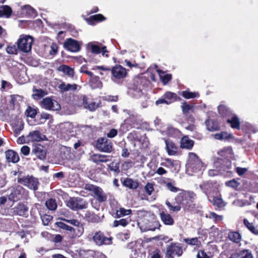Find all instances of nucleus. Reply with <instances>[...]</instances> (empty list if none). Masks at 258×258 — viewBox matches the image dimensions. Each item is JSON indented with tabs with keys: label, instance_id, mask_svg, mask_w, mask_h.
<instances>
[{
	"label": "nucleus",
	"instance_id": "obj_63",
	"mask_svg": "<svg viewBox=\"0 0 258 258\" xmlns=\"http://www.w3.org/2000/svg\"><path fill=\"white\" fill-rule=\"evenodd\" d=\"M226 185L229 187H231L233 188H236L239 186V183L238 182H237L236 180L233 179V180L227 181L226 182Z\"/></svg>",
	"mask_w": 258,
	"mask_h": 258
},
{
	"label": "nucleus",
	"instance_id": "obj_40",
	"mask_svg": "<svg viewBox=\"0 0 258 258\" xmlns=\"http://www.w3.org/2000/svg\"><path fill=\"white\" fill-rule=\"evenodd\" d=\"M140 116L138 114H131L127 119V121L132 123V127H135L141 121Z\"/></svg>",
	"mask_w": 258,
	"mask_h": 258
},
{
	"label": "nucleus",
	"instance_id": "obj_4",
	"mask_svg": "<svg viewBox=\"0 0 258 258\" xmlns=\"http://www.w3.org/2000/svg\"><path fill=\"white\" fill-rule=\"evenodd\" d=\"M33 42L32 37L29 35L22 36L17 41L18 48L22 52H28L31 50Z\"/></svg>",
	"mask_w": 258,
	"mask_h": 258
},
{
	"label": "nucleus",
	"instance_id": "obj_27",
	"mask_svg": "<svg viewBox=\"0 0 258 258\" xmlns=\"http://www.w3.org/2000/svg\"><path fill=\"white\" fill-rule=\"evenodd\" d=\"M166 144V150L169 155H174L177 152V147L175 144L170 140H164Z\"/></svg>",
	"mask_w": 258,
	"mask_h": 258
},
{
	"label": "nucleus",
	"instance_id": "obj_51",
	"mask_svg": "<svg viewBox=\"0 0 258 258\" xmlns=\"http://www.w3.org/2000/svg\"><path fill=\"white\" fill-rule=\"evenodd\" d=\"M212 203L214 206H216L218 208H222L225 206V204L223 200L218 197H214L213 198Z\"/></svg>",
	"mask_w": 258,
	"mask_h": 258
},
{
	"label": "nucleus",
	"instance_id": "obj_8",
	"mask_svg": "<svg viewBox=\"0 0 258 258\" xmlns=\"http://www.w3.org/2000/svg\"><path fill=\"white\" fill-rule=\"evenodd\" d=\"M96 148L100 152L110 153L113 149L111 140L105 138H100L96 142Z\"/></svg>",
	"mask_w": 258,
	"mask_h": 258
},
{
	"label": "nucleus",
	"instance_id": "obj_60",
	"mask_svg": "<svg viewBox=\"0 0 258 258\" xmlns=\"http://www.w3.org/2000/svg\"><path fill=\"white\" fill-rule=\"evenodd\" d=\"M41 218L44 225H48L49 222L52 220L53 218L51 216L48 215H44L41 216Z\"/></svg>",
	"mask_w": 258,
	"mask_h": 258
},
{
	"label": "nucleus",
	"instance_id": "obj_43",
	"mask_svg": "<svg viewBox=\"0 0 258 258\" xmlns=\"http://www.w3.org/2000/svg\"><path fill=\"white\" fill-rule=\"evenodd\" d=\"M219 113L222 116H229L231 114L230 109L225 105H220L218 107Z\"/></svg>",
	"mask_w": 258,
	"mask_h": 258
},
{
	"label": "nucleus",
	"instance_id": "obj_20",
	"mask_svg": "<svg viewBox=\"0 0 258 258\" xmlns=\"http://www.w3.org/2000/svg\"><path fill=\"white\" fill-rule=\"evenodd\" d=\"M13 213L15 215L24 216L28 211V207L23 203H19L13 209Z\"/></svg>",
	"mask_w": 258,
	"mask_h": 258
},
{
	"label": "nucleus",
	"instance_id": "obj_10",
	"mask_svg": "<svg viewBox=\"0 0 258 258\" xmlns=\"http://www.w3.org/2000/svg\"><path fill=\"white\" fill-rule=\"evenodd\" d=\"M183 250L180 244L172 243L166 248L165 256L166 258H174L175 256H180Z\"/></svg>",
	"mask_w": 258,
	"mask_h": 258
},
{
	"label": "nucleus",
	"instance_id": "obj_17",
	"mask_svg": "<svg viewBox=\"0 0 258 258\" xmlns=\"http://www.w3.org/2000/svg\"><path fill=\"white\" fill-rule=\"evenodd\" d=\"M81 43L72 38H69L64 42V47L72 52H78L81 49Z\"/></svg>",
	"mask_w": 258,
	"mask_h": 258
},
{
	"label": "nucleus",
	"instance_id": "obj_22",
	"mask_svg": "<svg viewBox=\"0 0 258 258\" xmlns=\"http://www.w3.org/2000/svg\"><path fill=\"white\" fill-rule=\"evenodd\" d=\"M84 219L88 222L98 223L101 222L100 217L94 212L90 211H86L84 215Z\"/></svg>",
	"mask_w": 258,
	"mask_h": 258
},
{
	"label": "nucleus",
	"instance_id": "obj_1",
	"mask_svg": "<svg viewBox=\"0 0 258 258\" xmlns=\"http://www.w3.org/2000/svg\"><path fill=\"white\" fill-rule=\"evenodd\" d=\"M138 224L142 232L155 231L161 226L154 214L145 210H139L137 212Z\"/></svg>",
	"mask_w": 258,
	"mask_h": 258
},
{
	"label": "nucleus",
	"instance_id": "obj_19",
	"mask_svg": "<svg viewBox=\"0 0 258 258\" xmlns=\"http://www.w3.org/2000/svg\"><path fill=\"white\" fill-rule=\"evenodd\" d=\"M215 166L220 171H227L231 168L232 164L231 161L227 159H218L215 163Z\"/></svg>",
	"mask_w": 258,
	"mask_h": 258
},
{
	"label": "nucleus",
	"instance_id": "obj_16",
	"mask_svg": "<svg viewBox=\"0 0 258 258\" xmlns=\"http://www.w3.org/2000/svg\"><path fill=\"white\" fill-rule=\"evenodd\" d=\"M94 242L98 245L110 244L111 243L112 238L105 237L100 231L96 232L93 237Z\"/></svg>",
	"mask_w": 258,
	"mask_h": 258
},
{
	"label": "nucleus",
	"instance_id": "obj_54",
	"mask_svg": "<svg viewBox=\"0 0 258 258\" xmlns=\"http://www.w3.org/2000/svg\"><path fill=\"white\" fill-rule=\"evenodd\" d=\"M182 97L186 99L195 98L199 96L198 93H192L187 91H183L181 94Z\"/></svg>",
	"mask_w": 258,
	"mask_h": 258
},
{
	"label": "nucleus",
	"instance_id": "obj_33",
	"mask_svg": "<svg viewBox=\"0 0 258 258\" xmlns=\"http://www.w3.org/2000/svg\"><path fill=\"white\" fill-rule=\"evenodd\" d=\"M160 217L164 224L172 225L174 224V220L169 214L162 212L160 213Z\"/></svg>",
	"mask_w": 258,
	"mask_h": 258
},
{
	"label": "nucleus",
	"instance_id": "obj_11",
	"mask_svg": "<svg viewBox=\"0 0 258 258\" xmlns=\"http://www.w3.org/2000/svg\"><path fill=\"white\" fill-rule=\"evenodd\" d=\"M87 202L83 199L77 197L71 198L67 203V206L73 210L87 208Z\"/></svg>",
	"mask_w": 258,
	"mask_h": 258
},
{
	"label": "nucleus",
	"instance_id": "obj_32",
	"mask_svg": "<svg viewBox=\"0 0 258 258\" xmlns=\"http://www.w3.org/2000/svg\"><path fill=\"white\" fill-rule=\"evenodd\" d=\"M176 202H173L172 204L170 203L169 201H166L165 202V204L168 207V209L170 211L173 212H178L181 209V204L180 201L181 200H176Z\"/></svg>",
	"mask_w": 258,
	"mask_h": 258
},
{
	"label": "nucleus",
	"instance_id": "obj_44",
	"mask_svg": "<svg viewBox=\"0 0 258 258\" xmlns=\"http://www.w3.org/2000/svg\"><path fill=\"white\" fill-rule=\"evenodd\" d=\"M160 79L163 83L165 85L171 79V75L166 74L164 72L161 70H157Z\"/></svg>",
	"mask_w": 258,
	"mask_h": 258
},
{
	"label": "nucleus",
	"instance_id": "obj_31",
	"mask_svg": "<svg viewBox=\"0 0 258 258\" xmlns=\"http://www.w3.org/2000/svg\"><path fill=\"white\" fill-rule=\"evenodd\" d=\"M230 258H253V257L250 250L244 249L237 253L232 254Z\"/></svg>",
	"mask_w": 258,
	"mask_h": 258
},
{
	"label": "nucleus",
	"instance_id": "obj_12",
	"mask_svg": "<svg viewBox=\"0 0 258 258\" xmlns=\"http://www.w3.org/2000/svg\"><path fill=\"white\" fill-rule=\"evenodd\" d=\"M41 106L43 108L49 110L57 111L61 108L58 102L50 97L43 98L41 102Z\"/></svg>",
	"mask_w": 258,
	"mask_h": 258
},
{
	"label": "nucleus",
	"instance_id": "obj_48",
	"mask_svg": "<svg viewBox=\"0 0 258 258\" xmlns=\"http://www.w3.org/2000/svg\"><path fill=\"white\" fill-rule=\"evenodd\" d=\"M183 241L186 244L191 246H199L201 243V241L199 240L198 237L184 238Z\"/></svg>",
	"mask_w": 258,
	"mask_h": 258
},
{
	"label": "nucleus",
	"instance_id": "obj_59",
	"mask_svg": "<svg viewBox=\"0 0 258 258\" xmlns=\"http://www.w3.org/2000/svg\"><path fill=\"white\" fill-rule=\"evenodd\" d=\"M144 189L146 193L149 196H150L154 190V185L152 183L148 182L145 185Z\"/></svg>",
	"mask_w": 258,
	"mask_h": 258
},
{
	"label": "nucleus",
	"instance_id": "obj_62",
	"mask_svg": "<svg viewBox=\"0 0 258 258\" xmlns=\"http://www.w3.org/2000/svg\"><path fill=\"white\" fill-rule=\"evenodd\" d=\"M18 47L15 45L9 46L7 48V52L9 54H16L18 53Z\"/></svg>",
	"mask_w": 258,
	"mask_h": 258
},
{
	"label": "nucleus",
	"instance_id": "obj_3",
	"mask_svg": "<svg viewBox=\"0 0 258 258\" xmlns=\"http://www.w3.org/2000/svg\"><path fill=\"white\" fill-rule=\"evenodd\" d=\"M188 160L186 165L188 170L194 172L201 171L203 168V163L198 156L194 153H189Z\"/></svg>",
	"mask_w": 258,
	"mask_h": 258
},
{
	"label": "nucleus",
	"instance_id": "obj_52",
	"mask_svg": "<svg viewBox=\"0 0 258 258\" xmlns=\"http://www.w3.org/2000/svg\"><path fill=\"white\" fill-rule=\"evenodd\" d=\"M131 213L132 210L131 209L125 210V209L121 208L116 211V214L117 217H120L125 215H128L131 214Z\"/></svg>",
	"mask_w": 258,
	"mask_h": 258
},
{
	"label": "nucleus",
	"instance_id": "obj_38",
	"mask_svg": "<svg viewBox=\"0 0 258 258\" xmlns=\"http://www.w3.org/2000/svg\"><path fill=\"white\" fill-rule=\"evenodd\" d=\"M131 258H145L146 253L139 248L135 247L132 250Z\"/></svg>",
	"mask_w": 258,
	"mask_h": 258
},
{
	"label": "nucleus",
	"instance_id": "obj_49",
	"mask_svg": "<svg viewBox=\"0 0 258 258\" xmlns=\"http://www.w3.org/2000/svg\"><path fill=\"white\" fill-rule=\"evenodd\" d=\"M45 205L48 209L51 211L55 210L57 208V204L55 200L53 199H50L46 201Z\"/></svg>",
	"mask_w": 258,
	"mask_h": 258
},
{
	"label": "nucleus",
	"instance_id": "obj_5",
	"mask_svg": "<svg viewBox=\"0 0 258 258\" xmlns=\"http://www.w3.org/2000/svg\"><path fill=\"white\" fill-rule=\"evenodd\" d=\"M146 80L143 78L136 79L130 90L132 95L135 98H140L144 95L143 90L145 87Z\"/></svg>",
	"mask_w": 258,
	"mask_h": 258
},
{
	"label": "nucleus",
	"instance_id": "obj_36",
	"mask_svg": "<svg viewBox=\"0 0 258 258\" xmlns=\"http://www.w3.org/2000/svg\"><path fill=\"white\" fill-rule=\"evenodd\" d=\"M165 99L167 102V105H169L175 101L178 98L177 95L171 92H166L164 94Z\"/></svg>",
	"mask_w": 258,
	"mask_h": 258
},
{
	"label": "nucleus",
	"instance_id": "obj_61",
	"mask_svg": "<svg viewBox=\"0 0 258 258\" xmlns=\"http://www.w3.org/2000/svg\"><path fill=\"white\" fill-rule=\"evenodd\" d=\"M63 221H65L66 222L69 223L71 224L72 225H73L74 226H76L78 227L77 229H79L80 227H83L82 225L81 224L80 222L76 219H71V220H67V219H63Z\"/></svg>",
	"mask_w": 258,
	"mask_h": 258
},
{
	"label": "nucleus",
	"instance_id": "obj_25",
	"mask_svg": "<svg viewBox=\"0 0 258 258\" xmlns=\"http://www.w3.org/2000/svg\"><path fill=\"white\" fill-rule=\"evenodd\" d=\"M21 14L23 17H35L37 15L36 11L29 5L22 7Z\"/></svg>",
	"mask_w": 258,
	"mask_h": 258
},
{
	"label": "nucleus",
	"instance_id": "obj_57",
	"mask_svg": "<svg viewBox=\"0 0 258 258\" xmlns=\"http://www.w3.org/2000/svg\"><path fill=\"white\" fill-rule=\"evenodd\" d=\"M149 256L150 258H162V256L161 254V252L160 250L159 249H156L154 250L153 251H151L150 254Z\"/></svg>",
	"mask_w": 258,
	"mask_h": 258
},
{
	"label": "nucleus",
	"instance_id": "obj_14",
	"mask_svg": "<svg viewBox=\"0 0 258 258\" xmlns=\"http://www.w3.org/2000/svg\"><path fill=\"white\" fill-rule=\"evenodd\" d=\"M25 189L21 186H17L11 189L10 194L8 196L9 200L15 202L22 199Z\"/></svg>",
	"mask_w": 258,
	"mask_h": 258
},
{
	"label": "nucleus",
	"instance_id": "obj_50",
	"mask_svg": "<svg viewBox=\"0 0 258 258\" xmlns=\"http://www.w3.org/2000/svg\"><path fill=\"white\" fill-rule=\"evenodd\" d=\"M230 135L227 132H222L214 135V138L216 140H223L228 139Z\"/></svg>",
	"mask_w": 258,
	"mask_h": 258
},
{
	"label": "nucleus",
	"instance_id": "obj_64",
	"mask_svg": "<svg viewBox=\"0 0 258 258\" xmlns=\"http://www.w3.org/2000/svg\"><path fill=\"white\" fill-rule=\"evenodd\" d=\"M209 217L210 219H214L216 221H219L222 220V216L218 215L214 212H211L209 214Z\"/></svg>",
	"mask_w": 258,
	"mask_h": 258
},
{
	"label": "nucleus",
	"instance_id": "obj_13",
	"mask_svg": "<svg viewBox=\"0 0 258 258\" xmlns=\"http://www.w3.org/2000/svg\"><path fill=\"white\" fill-rule=\"evenodd\" d=\"M175 200H181L180 204L183 208L186 210H192L196 207L192 196L180 194L176 197Z\"/></svg>",
	"mask_w": 258,
	"mask_h": 258
},
{
	"label": "nucleus",
	"instance_id": "obj_29",
	"mask_svg": "<svg viewBox=\"0 0 258 258\" xmlns=\"http://www.w3.org/2000/svg\"><path fill=\"white\" fill-rule=\"evenodd\" d=\"M180 147L182 149H191L194 144V142L190 140L188 136L182 138L180 141Z\"/></svg>",
	"mask_w": 258,
	"mask_h": 258
},
{
	"label": "nucleus",
	"instance_id": "obj_45",
	"mask_svg": "<svg viewBox=\"0 0 258 258\" xmlns=\"http://www.w3.org/2000/svg\"><path fill=\"white\" fill-rule=\"evenodd\" d=\"M243 223L244 225L249 229L250 231L255 235H258L257 227H255L253 223H249V221L246 219H244Z\"/></svg>",
	"mask_w": 258,
	"mask_h": 258
},
{
	"label": "nucleus",
	"instance_id": "obj_42",
	"mask_svg": "<svg viewBox=\"0 0 258 258\" xmlns=\"http://www.w3.org/2000/svg\"><path fill=\"white\" fill-rule=\"evenodd\" d=\"M181 107L182 112L184 114H187L189 112H193L195 108L194 105H189L186 102H184L182 103Z\"/></svg>",
	"mask_w": 258,
	"mask_h": 258
},
{
	"label": "nucleus",
	"instance_id": "obj_2",
	"mask_svg": "<svg viewBox=\"0 0 258 258\" xmlns=\"http://www.w3.org/2000/svg\"><path fill=\"white\" fill-rule=\"evenodd\" d=\"M112 76L111 80L115 83L121 84L127 76V71L125 68L120 65H117L111 69Z\"/></svg>",
	"mask_w": 258,
	"mask_h": 258
},
{
	"label": "nucleus",
	"instance_id": "obj_26",
	"mask_svg": "<svg viewBox=\"0 0 258 258\" xmlns=\"http://www.w3.org/2000/svg\"><path fill=\"white\" fill-rule=\"evenodd\" d=\"M122 184L130 189H135L139 186V183L137 180L127 177L122 181Z\"/></svg>",
	"mask_w": 258,
	"mask_h": 258
},
{
	"label": "nucleus",
	"instance_id": "obj_23",
	"mask_svg": "<svg viewBox=\"0 0 258 258\" xmlns=\"http://www.w3.org/2000/svg\"><path fill=\"white\" fill-rule=\"evenodd\" d=\"M6 158L8 162L14 163L20 160L18 154L12 150H9L5 152Z\"/></svg>",
	"mask_w": 258,
	"mask_h": 258
},
{
	"label": "nucleus",
	"instance_id": "obj_21",
	"mask_svg": "<svg viewBox=\"0 0 258 258\" xmlns=\"http://www.w3.org/2000/svg\"><path fill=\"white\" fill-rule=\"evenodd\" d=\"M44 138L45 136L41 134L39 131H34L29 133L27 140L29 142H40L43 141Z\"/></svg>",
	"mask_w": 258,
	"mask_h": 258
},
{
	"label": "nucleus",
	"instance_id": "obj_28",
	"mask_svg": "<svg viewBox=\"0 0 258 258\" xmlns=\"http://www.w3.org/2000/svg\"><path fill=\"white\" fill-rule=\"evenodd\" d=\"M109 156L107 155L97 154L93 155L91 156V160L93 162L99 164L100 163H106L109 161Z\"/></svg>",
	"mask_w": 258,
	"mask_h": 258
},
{
	"label": "nucleus",
	"instance_id": "obj_53",
	"mask_svg": "<svg viewBox=\"0 0 258 258\" xmlns=\"http://www.w3.org/2000/svg\"><path fill=\"white\" fill-rule=\"evenodd\" d=\"M129 223V221L126 219H121L119 220H115L113 222V226L114 227H116L119 225H121L123 227L126 226Z\"/></svg>",
	"mask_w": 258,
	"mask_h": 258
},
{
	"label": "nucleus",
	"instance_id": "obj_58",
	"mask_svg": "<svg viewBox=\"0 0 258 258\" xmlns=\"http://www.w3.org/2000/svg\"><path fill=\"white\" fill-rule=\"evenodd\" d=\"M26 114L27 116L34 118L37 114V111L35 109L29 107L26 111Z\"/></svg>",
	"mask_w": 258,
	"mask_h": 258
},
{
	"label": "nucleus",
	"instance_id": "obj_30",
	"mask_svg": "<svg viewBox=\"0 0 258 258\" xmlns=\"http://www.w3.org/2000/svg\"><path fill=\"white\" fill-rule=\"evenodd\" d=\"M208 131L214 132L218 131L220 126L218 121L213 119H208L205 122Z\"/></svg>",
	"mask_w": 258,
	"mask_h": 258
},
{
	"label": "nucleus",
	"instance_id": "obj_55",
	"mask_svg": "<svg viewBox=\"0 0 258 258\" xmlns=\"http://www.w3.org/2000/svg\"><path fill=\"white\" fill-rule=\"evenodd\" d=\"M34 93L33 94V96L34 99H39L44 96L47 93L42 89H36L34 90Z\"/></svg>",
	"mask_w": 258,
	"mask_h": 258
},
{
	"label": "nucleus",
	"instance_id": "obj_35",
	"mask_svg": "<svg viewBox=\"0 0 258 258\" xmlns=\"http://www.w3.org/2000/svg\"><path fill=\"white\" fill-rule=\"evenodd\" d=\"M58 88L61 92H68L69 91H74L77 89V85L75 84H70L63 82L59 85Z\"/></svg>",
	"mask_w": 258,
	"mask_h": 258
},
{
	"label": "nucleus",
	"instance_id": "obj_9",
	"mask_svg": "<svg viewBox=\"0 0 258 258\" xmlns=\"http://www.w3.org/2000/svg\"><path fill=\"white\" fill-rule=\"evenodd\" d=\"M56 224L59 228L66 230L70 237L72 238L80 237L84 231L83 227H80L79 229L76 230L75 228L62 222H58L56 223Z\"/></svg>",
	"mask_w": 258,
	"mask_h": 258
},
{
	"label": "nucleus",
	"instance_id": "obj_56",
	"mask_svg": "<svg viewBox=\"0 0 258 258\" xmlns=\"http://www.w3.org/2000/svg\"><path fill=\"white\" fill-rule=\"evenodd\" d=\"M167 189L173 192H176L179 190V189L174 185V183L168 182L166 184Z\"/></svg>",
	"mask_w": 258,
	"mask_h": 258
},
{
	"label": "nucleus",
	"instance_id": "obj_7",
	"mask_svg": "<svg viewBox=\"0 0 258 258\" xmlns=\"http://www.w3.org/2000/svg\"><path fill=\"white\" fill-rule=\"evenodd\" d=\"M18 182L34 191L38 189L39 184V182L37 178L29 175L19 178Z\"/></svg>",
	"mask_w": 258,
	"mask_h": 258
},
{
	"label": "nucleus",
	"instance_id": "obj_24",
	"mask_svg": "<svg viewBox=\"0 0 258 258\" xmlns=\"http://www.w3.org/2000/svg\"><path fill=\"white\" fill-rule=\"evenodd\" d=\"M82 103L85 108L91 111H95L99 106L98 104L94 102H88L87 97L85 95L81 96Z\"/></svg>",
	"mask_w": 258,
	"mask_h": 258
},
{
	"label": "nucleus",
	"instance_id": "obj_34",
	"mask_svg": "<svg viewBox=\"0 0 258 258\" xmlns=\"http://www.w3.org/2000/svg\"><path fill=\"white\" fill-rule=\"evenodd\" d=\"M94 197L99 202L102 203L105 202L107 200L106 194L104 192L101 188L98 187L94 192Z\"/></svg>",
	"mask_w": 258,
	"mask_h": 258
},
{
	"label": "nucleus",
	"instance_id": "obj_18",
	"mask_svg": "<svg viewBox=\"0 0 258 258\" xmlns=\"http://www.w3.org/2000/svg\"><path fill=\"white\" fill-rule=\"evenodd\" d=\"M200 188L209 199L210 195L213 194L216 189L211 181H205L200 185Z\"/></svg>",
	"mask_w": 258,
	"mask_h": 258
},
{
	"label": "nucleus",
	"instance_id": "obj_39",
	"mask_svg": "<svg viewBox=\"0 0 258 258\" xmlns=\"http://www.w3.org/2000/svg\"><path fill=\"white\" fill-rule=\"evenodd\" d=\"M58 70L62 72L69 77H72L74 75V70L68 66L61 65L58 67Z\"/></svg>",
	"mask_w": 258,
	"mask_h": 258
},
{
	"label": "nucleus",
	"instance_id": "obj_46",
	"mask_svg": "<svg viewBox=\"0 0 258 258\" xmlns=\"http://www.w3.org/2000/svg\"><path fill=\"white\" fill-rule=\"evenodd\" d=\"M105 20V18L101 14H97L92 16L88 19L89 23L93 25L94 22H101Z\"/></svg>",
	"mask_w": 258,
	"mask_h": 258
},
{
	"label": "nucleus",
	"instance_id": "obj_15",
	"mask_svg": "<svg viewBox=\"0 0 258 258\" xmlns=\"http://www.w3.org/2000/svg\"><path fill=\"white\" fill-rule=\"evenodd\" d=\"M47 153V150L45 147L39 144H35L32 150V154H34L40 160L45 159Z\"/></svg>",
	"mask_w": 258,
	"mask_h": 258
},
{
	"label": "nucleus",
	"instance_id": "obj_37",
	"mask_svg": "<svg viewBox=\"0 0 258 258\" xmlns=\"http://www.w3.org/2000/svg\"><path fill=\"white\" fill-rule=\"evenodd\" d=\"M12 12V9L7 5L0 7V17L5 16L9 18L11 15Z\"/></svg>",
	"mask_w": 258,
	"mask_h": 258
},
{
	"label": "nucleus",
	"instance_id": "obj_41",
	"mask_svg": "<svg viewBox=\"0 0 258 258\" xmlns=\"http://www.w3.org/2000/svg\"><path fill=\"white\" fill-rule=\"evenodd\" d=\"M227 122L231 124V127L239 129L240 127V122L238 118L235 115H233L231 119H228Z\"/></svg>",
	"mask_w": 258,
	"mask_h": 258
},
{
	"label": "nucleus",
	"instance_id": "obj_47",
	"mask_svg": "<svg viewBox=\"0 0 258 258\" xmlns=\"http://www.w3.org/2000/svg\"><path fill=\"white\" fill-rule=\"evenodd\" d=\"M229 239L234 242L238 243L241 239V235L237 232H230L228 234Z\"/></svg>",
	"mask_w": 258,
	"mask_h": 258
},
{
	"label": "nucleus",
	"instance_id": "obj_6",
	"mask_svg": "<svg viewBox=\"0 0 258 258\" xmlns=\"http://www.w3.org/2000/svg\"><path fill=\"white\" fill-rule=\"evenodd\" d=\"M87 48L91 53L95 54L101 53L103 56L108 57V51L105 46L98 42H89L87 44Z\"/></svg>",
	"mask_w": 258,
	"mask_h": 258
}]
</instances>
